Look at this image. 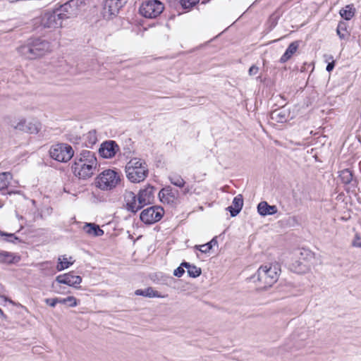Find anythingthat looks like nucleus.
Listing matches in <instances>:
<instances>
[{"label": "nucleus", "mask_w": 361, "mask_h": 361, "mask_svg": "<svg viewBox=\"0 0 361 361\" xmlns=\"http://www.w3.org/2000/svg\"><path fill=\"white\" fill-rule=\"evenodd\" d=\"M97 166L94 153L89 150H82L76 155L72 170L74 175L80 179H87L94 173Z\"/></svg>", "instance_id": "1"}, {"label": "nucleus", "mask_w": 361, "mask_h": 361, "mask_svg": "<svg viewBox=\"0 0 361 361\" xmlns=\"http://www.w3.org/2000/svg\"><path fill=\"white\" fill-rule=\"evenodd\" d=\"M279 271L280 269L277 264H266L258 269L253 279L256 278L255 281L260 288L265 289L277 281Z\"/></svg>", "instance_id": "2"}, {"label": "nucleus", "mask_w": 361, "mask_h": 361, "mask_svg": "<svg viewBox=\"0 0 361 361\" xmlns=\"http://www.w3.org/2000/svg\"><path fill=\"white\" fill-rule=\"evenodd\" d=\"M126 173L130 182H142L148 175L147 165L145 161L140 159H131L126 166Z\"/></svg>", "instance_id": "3"}, {"label": "nucleus", "mask_w": 361, "mask_h": 361, "mask_svg": "<svg viewBox=\"0 0 361 361\" xmlns=\"http://www.w3.org/2000/svg\"><path fill=\"white\" fill-rule=\"evenodd\" d=\"M121 174L112 169H106L94 179L95 186L103 191H110L116 188L121 183Z\"/></svg>", "instance_id": "4"}, {"label": "nucleus", "mask_w": 361, "mask_h": 361, "mask_svg": "<svg viewBox=\"0 0 361 361\" xmlns=\"http://www.w3.org/2000/svg\"><path fill=\"white\" fill-rule=\"evenodd\" d=\"M91 0H69L56 8L62 20L77 16L82 6L90 4Z\"/></svg>", "instance_id": "5"}, {"label": "nucleus", "mask_w": 361, "mask_h": 361, "mask_svg": "<svg viewBox=\"0 0 361 361\" xmlns=\"http://www.w3.org/2000/svg\"><path fill=\"white\" fill-rule=\"evenodd\" d=\"M49 154L51 158L58 161L67 162L73 157L74 150L68 144L59 143L51 146Z\"/></svg>", "instance_id": "6"}, {"label": "nucleus", "mask_w": 361, "mask_h": 361, "mask_svg": "<svg viewBox=\"0 0 361 361\" xmlns=\"http://www.w3.org/2000/svg\"><path fill=\"white\" fill-rule=\"evenodd\" d=\"M163 4L158 0H146L140 7V13L147 18H155L164 11Z\"/></svg>", "instance_id": "7"}, {"label": "nucleus", "mask_w": 361, "mask_h": 361, "mask_svg": "<svg viewBox=\"0 0 361 361\" xmlns=\"http://www.w3.org/2000/svg\"><path fill=\"white\" fill-rule=\"evenodd\" d=\"M164 210L159 207H150L140 214V220L146 224L159 221L163 216Z\"/></svg>", "instance_id": "8"}, {"label": "nucleus", "mask_w": 361, "mask_h": 361, "mask_svg": "<svg viewBox=\"0 0 361 361\" xmlns=\"http://www.w3.org/2000/svg\"><path fill=\"white\" fill-rule=\"evenodd\" d=\"M62 19L59 16L56 9L45 11L41 17V24L47 28H56L62 25Z\"/></svg>", "instance_id": "9"}, {"label": "nucleus", "mask_w": 361, "mask_h": 361, "mask_svg": "<svg viewBox=\"0 0 361 361\" xmlns=\"http://www.w3.org/2000/svg\"><path fill=\"white\" fill-rule=\"evenodd\" d=\"M119 147L114 141H106L101 145L99 153L103 158L109 159L115 156Z\"/></svg>", "instance_id": "10"}, {"label": "nucleus", "mask_w": 361, "mask_h": 361, "mask_svg": "<svg viewBox=\"0 0 361 361\" xmlns=\"http://www.w3.org/2000/svg\"><path fill=\"white\" fill-rule=\"evenodd\" d=\"M154 188L150 185H148L145 188L140 190L137 200L140 206V209H142L144 206L149 204L152 202L154 198Z\"/></svg>", "instance_id": "11"}, {"label": "nucleus", "mask_w": 361, "mask_h": 361, "mask_svg": "<svg viewBox=\"0 0 361 361\" xmlns=\"http://www.w3.org/2000/svg\"><path fill=\"white\" fill-rule=\"evenodd\" d=\"M56 281L60 284L76 287V285H79L82 282V278L80 276L74 275L73 272H68L57 276Z\"/></svg>", "instance_id": "12"}, {"label": "nucleus", "mask_w": 361, "mask_h": 361, "mask_svg": "<svg viewBox=\"0 0 361 361\" xmlns=\"http://www.w3.org/2000/svg\"><path fill=\"white\" fill-rule=\"evenodd\" d=\"M35 58L40 57L51 51L49 42L42 39H35L32 41Z\"/></svg>", "instance_id": "13"}, {"label": "nucleus", "mask_w": 361, "mask_h": 361, "mask_svg": "<svg viewBox=\"0 0 361 361\" xmlns=\"http://www.w3.org/2000/svg\"><path fill=\"white\" fill-rule=\"evenodd\" d=\"M123 196L126 208L128 211L135 213L140 209L138 200H137V196L133 192L126 190Z\"/></svg>", "instance_id": "14"}, {"label": "nucleus", "mask_w": 361, "mask_h": 361, "mask_svg": "<svg viewBox=\"0 0 361 361\" xmlns=\"http://www.w3.org/2000/svg\"><path fill=\"white\" fill-rule=\"evenodd\" d=\"M338 176L344 185H350L353 188H357L358 181L353 177L352 171L348 169L341 171Z\"/></svg>", "instance_id": "15"}, {"label": "nucleus", "mask_w": 361, "mask_h": 361, "mask_svg": "<svg viewBox=\"0 0 361 361\" xmlns=\"http://www.w3.org/2000/svg\"><path fill=\"white\" fill-rule=\"evenodd\" d=\"M127 0H105L104 8L107 9L111 15H116Z\"/></svg>", "instance_id": "16"}, {"label": "nucleus", "mask_w": 361, "mask_h": 361, "mask_svg": "<svg viewBox=\"0 0 361 361\" xmlns=\"http://www.w3.org/2000/svg\"><path fill=\"white\" fill-rule=\"evenodd\" d=\"M20 259V256L18 255L4 251L0 250V264H12L18 263Z\"/></svg>", "instance_id": "17"}, {"label": "nucleus", "mask_w": 361, "mask_h": 361, "mask_svg": "<svg viewBox=\"0 0 361 361\" xmlns=\"http://www.w3.org/2000/svg\"><path fill=\"white\" fill-rule=\"evenodd\" d=\"M277 211L276 206L269 205L265 201L260 202L257 205V212L262 216L275 214Z\"/></svg>", "instance_id": "18"}, {"label": "nucleus", "mask_w": 361, "mask_h": 361, "mask_svg": "<svg viewBox=\"0 0 361 361\" xmlns=\"http://www.w3.org/2000/svg\"><path fill=\"white\" fill-rule=\"evenodd\" d=\"M243 206V198L241 195L235 196L233 200L232 206L228 207V209L231 216H237L241 211Z\"/></svg>", "instance_id": "19"}, {"label": "nucleus", "mask_w": 361, "mask_h": 361, "mask_svg": "<svg viewBox=\"0 0 361 361\" xmlns=\"http://www.w3.org/2000/svg\"><path fill=\"white\" fill-rule=\"evenodd\" d=\"M32 42L27 44L22 45L18 48V52L20 55L27 59H35V55L33 50Z\"/></svg>", "instance_id": "20"}, {"label": "nucleus", "mask_w": 361, "mask_h": 361, "mask_svg": "<svg viewBox=\"0 0 361 361\" xmlns=\"http://www.w3.org/2000/svg\"><path fill=\"white\" fill-rule=\"evenodd\" d=\"M291 269L298 274H303L309 271L310 264L305 259L297 260L291 264Z\"/></svg>", "instance_id": "21"}, {"label": "nucleus", "mask_w": 361, "mask_h": 361, "mask_svg": "<svg viewBox=\"0 0 361 361\" xmlns=\"http://www.w3.org/2000/svg\"><path fill=\"white\" fill-rule=\"evenodd\" d=\"M159 197L163 203L170 204L175 201L176 196L170 187L163 188L159 192Z\"/></svg>", "instance_id": "22"}, {"label": "nucleus", "mask_w": 361, "mask_h": 361, "mask_svg": "<svg viewBox=\"0 0 361 361\" xmlns=\"http://www.w3.org/2000/svg\"><path fill=\"white\" fill-rule=\"evenodd\" d=\"M83 231L88 235L92 236H102L104 234L99 226L95 224L87 223L83 226Z\"/></svg>", "instance_id": "23"}, {"label": "nucleus", "mask_w": 361, "mask_h": 361, "mask_svg": "<svg viewBox=\"0 0 361 361\" xmlns=\"http://www.w3.org/2000/svg\"><path fill=\"white\" fill-rule=\"evenodd\" d=\"M299 44L298 42H293L289 44L285 53L282 55L280 59L281 63H285L289 60L292 56L296 52L298 48Z\"/></svg>", "instance_id": "24"}, {"label": "nucleus", "mask_w": 361, "mask_h": 361, "mask_svg": "<svg viewBox=\"0 0 361 361\" xmlns=\"http://www.w3.org/2000/svg\"><path fill=\"white\" fill-rule=\"evenodd\" d=\"M355 13V8L353 4L346 5L339 11L341 16L345 20H350Z\"/></svg>", "instance_id": "25"}, {"label": "nucleus", "mask_w": 361, "mask_h": 361, "mask_svg": "<svg viewBox=\"0 0 361 361\" xmlns=\"http://www.w3.org/2000/svg\"><path fill=\"white\" fill-rule=\"evenodd\" d=\"M10 126L18 130H26V121L23 118H13L9 121Z\"/></svg>", "instance_id": "26"}, {"label": "nucleus", "mask_w": 361, "mask_h": 361, "mask_svg": "<svg viewBox=\"0 0 361 361\" xmlns=\"http://www.w3.org/2000/svg\"><path fill=\"white\" fill-rule=\"evenodd\" d=\"M74 262L72 257H66L65 255L61 256L58 259V264L56 266V269L58 271H62L68 268L71 265H72Z\"/></svg>", "instance_id": "27"}, {"label": "nucleus", "mask_w": 361, "mask_h": 361, "mask_svg": "<svg viewBox=\"0 0 361 361\" xmlns=\"http://www.w3.org/2000/svg\"><path fill=\"white\" fill-rule=\"evenodd\" d=\"M136 295H142L147 298H161L162 296L157 291L154 290L152 288L149 287L144 290L138 289L135 292Z\"/></svg>", "instance_id": "28"}, {"label": "nucleus", "mask_w": 361, "mask_h": 361, "mask_svg": "<svg viewBox=\"0 0 361 361\" xmlns=\"http://www.w3.org/2000/svg\"><path fill=\"white\" fill-rule=\"evenodd\" d=\"M181 265L187 269V272L191 277L196 278L201 274V269L195 265H191L188 262H183Z\"/></svg>", "instance_id": "29"}, {"label": "nucleus", "mask_w": 361, "mask_h": 361, "mask_svg": "<svg viewBox=\"0 0 361 361\" xmlns=\"http://www.w3.org/2000/svg\"><path fill=\"white\" fill-rule=\"evenodd\" d=\"M11 174L8 172L0 173V191L5 190L9 185Z\"/></svg>", "instance_id": "30"}, {"label": "nucleus", "mask_w": 361, "mask_h": 361, "mask_svg": "<svg viewBox=\"0 0 361 361\" xmlns=\"http://www.w3.org/2000/svg\"><path fill=\"white\" fill-rule=\"evenodd\" d=\"M336 32L341 39H344L349 36V33L347 31V26L344 22H340L338 25Z\"/></svg>", "instance_id": "31"}, {"label": "nucleus", "mask_w": 361, "mask_h": 361, "mask_svg": "<svg viewBox=\"0 0 361 361\" xmlns=\"http://www.w3.org/2000/svg\"><path fill=\"white\" fill-rule=\"evenodd\" d=\"M271 118L278 123H283L286 121V114L283 110H275L271 113Z\"/></svg>", "instance_id": "32"}, {"label": "nucleus", "mask_w": 361, "mask_h": 361, "mask_svg": "<svg viewBox=\"0 0 361 361\" xmlns=\"http://www.w3.org/2000/svg\"><path fill=\"white\" fill-rule=\"evenodd\" d=\"M169 180L171 184L178 187V188H183L185 185V180L183 178L179 176V175H171L169 176Z\"/></svg>", "instance_id": "33"}, {"label": "nucleus", "mask_w": 361, "mask_h": 361, "mask_svg": "<svg viewBox=\"0 0 361 361\" xmlns=\"http://www.w3.org/2000/svg\"><path fill=\"white\" fill-rule=\"evenodd\" d=\"M57 304H65L67 303L68 301H72V303L68 304L70 307H75L78 305L77 299L73 296H68L66 298H56Z\"/></svg>", "instance_id": "34"}, {"label": "nucleus", "mask_w": 361, "mask_h": 361, "mask_svg": "<svg viewBox=\"0 0 361 361\" xmlns=\"http://www.w3.org/2000/svg\"><path fill=\"white\" fill-rule=\"evenodd\" d=\"M199 1L200 0H180V5L183 8H190Z\"/></svg>", "instance_id": "35"}, {"label": "nucleus", "mask_w": 361, "mask_h": 361, "mask_svg": "<svg viewBox=\"0 0 361 361\" xmlns=\"http://www.w3.org/2000/svg\"><path fill=\"white\" fill-rule=\"evenodd\" d=\"M195 248L203 253H207L211 250V246L208 245V244L206 243L204 245H196Z\"/></svg>", "instance_id": "36"}, {"label": "nucleus", "mask_w": 361, "mask_h": 361, "mask_svg": "<svg viewBox=\"0 0 361 361\" xmlns=\"http://www.w3.org/2000/svg\"><path fill=\"white\" fill-rule=\"evenodd\" d=\"M184 267H183L181 264L180 267H178L177 269H176L173 271L174 276L177 277H180L183 276V274L185 272V270L183 269Z\"/></svg>", "instance_id": "37"}, {"label": "nucleus", "mask_w": 361, "mask_h": 361, "mask_svg": "<svg viewBox=\"0 0 361 361\" xmlns=\"http://www.w3.org/2000/svg\"><path fill=\"white\" fill-rule=\"evenodd\" d=\"M38 131L37 128L35 126V125H32L31 123H29L28 125L26 124V130L25 132H28L30 133H37Z\"/></svg>", "instance_id": "38"}, {"label": "nucleus", "mask_w": 361, "mask_h": 361, "mask_svg": "<svg viewBox=\"0 0 361 361\" xmlns=\"http://www.w3.org/2000/svg\"><path fill=\"white\" fill-rule=\"evenodd\" d=\"M44 302H45V303L47 305H49L51 307H54L56 305V304H57L56 298H47V299L44 300Z\"/></svg>", "instance_id": "39"}, {"label": "nucleus", "mask_w": 361, "mask_h": 361, "mask_svg": "<svg viewBox=\"0 0 361 361\" xmlns=\"http://www.w3.org/2000/svg\"><path fill=\"white\" fill-rule=\"evenodd\" d=\"M258 71H259V68H258L257 66H256L253 65V66H252L250 68V69H249V71H248V73H249V75H250V76H252V75H257V74Z\"/></svg>", "instance_id": "40"}, {"label": "nucleus", "mask_w": 361, "mask_h": 361, "mask_svg": "<svg viewBox=\"0 0 361 361\" xmlns=\"http://www.w3.org/2000/svg\"><path fill=\"white\" fill-rule=\"evenodd\" d=\"M0 235L1 236H7L9 238V239H8V241H11V242H13V240H18V238L15 237L13 234L12 233H4V232H2V231H0Z\"/></svg>", "instance_id": "41"}, {"label": "nucleus", "mask_w": 361, "mask_h": 361, "mask_svg": "<svg viewBox=\"0 0 361 361\" xmlns=\"http://www.w3.org/2000/svg\"><path fill=\"white\" fill-rule=\"evenodd\" d=\"M353 245L355 247H361V238L356 235L353 240Z\"/></svg>", "instance_id": "42"}, {"label": "nucleus", "mask_w": 361, "mask_h": 361, "mask_svg": "<svg viewBox=\"0 0 361 361\" xmlns=\"http://www.w3.org/2000/svg\"><path fill=\"white\" fill-rule=\"evenodd\" d=\"M208 245L211 246V249L213 246L217 245V240L216 238H214L210 242L207 243Z\"/></svg>", "instance_id": "43"}, {"label": "nucleus", "mask_w": 361, "mask_h": 361, "mask_svg": "<svg viewBox=\"0 0 361 361\" xmlns=\"http://www.w3.org/2000/svg\"><path fill=\"white\" fill-rule=\"evenodd\" d=\"M334 63L331 62V63H328L326 69L327 71L330 72L334 69Z\"/></svg>", "instance_id": "44"}, {"label": "nucleus", "mask_w": 361, "mask_h": 361, "mask_svg": "<svg viewBox=\"0 0 361 361\" xmlns=\"http://www.w3.org/2000/svg\"><path fill=\"white\" fill-rule=\"evenodd\" d=\"M4 293V288L1 286V284H0V297H2Z\"/></svg>", "instance_id": "45"}, {"label": "nucleus", "mask_w": 361, "mask_h": 361, "mask_svg": "<svg viewBox=\"0 0 361 361\" xmlns=\"http://www.w3.org/2000/svg\"><path fill=\"white\" fill-rule=\"evenodd\" d=\"M301 255H310L311 256V254L309 253L307 251H305V253L304 252H301Z\"/></svg>", "instance_id": "46"}, {"label": "nucleus", "mask_w": 361, "mask_h": 361, "mask_svg": "<svg viewBox=\"0 0 361 361\" xmlns=\"http://www.w3.org/2000/svg\"><path fill=\"white\" fill-rule=\"evenodd\" d=\"M58 293H63V291L61 290V288L56 290Z\"/></svg>", "instance_id": "47"}, {"label": "nucleus", "mask_w": 361, "mask_h": 361, "mask_svg": "<svg viewBox=\"0 0 361 361\" xmlns=\"http://www.w3.org/2000/svg\"><path fill=\"white\" fill-rule=\"evenodd\" d=\"M188 191H189V190H185L184 191V193H187Z\"/></svg>", "instance_id": "48"}]
</instances>
